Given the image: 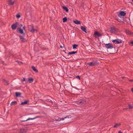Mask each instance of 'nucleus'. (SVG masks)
Segmentation results:
<instances>
[{
  "label": "nucleus",
  "mask_w": 133,
  "mask_h": 133,
  "mask_svg": "<svg viewBox=\"0 0 133 133\" xmlns=\"http://www.w3.org/2000/svg\"><path fill=\"white\" fill-rule=\"evenodd\" d=\"M102 35L99 33L97 31H96L95 32L93 36L96 38L97 37H100Z\"/></svg>",
  "instance_id": "obj_6"
},
{
  "label": "nucleus",
  "mask_w": 133,
  "mask_h": 133,
  "mask_svg": "<svg viewBox=\"0 0 133 133\" xmlns=\"http://www.w3.org/2000/svg\"><path fill=\"white\" fill-rule=\"evenodd\" d=\"M28 82L29 83H31L33 81V79L31 77L28 78Z\"/></svg>",
  "instance_id": "obj_18"
},
{
  "label": "nucleus",
  "mask_w": 133,
  "mask_h": 133,
  "mask_svg": "<svg viewBox=\"0 0 133 133\" xmlns=\"http://www.w3.org/2000/svg\"><path fill=\"white\" fill-rule=\"evenodd\" d=\"M60 48H63V46H61V45L60 46Z\"/></svg>",
  "instance_id": "obj_45"
},
{
  "label": "nucleus",
  "mask_w": 133,
  "mask_h": 133,
  "mask_svg": "<svg viewBox=\"0 0 133 133\" xmlns=\"http://www.w3.org/2000/svg\"><path fill=\"white\" fill-rule=\"evenodd\" d=\"M63 51L64 52H65V50H63Z\"/></svg>",
  "instance_id": "obj_48"
},
{
  "label": "nucleus",
  "mask_w": 133,
  "mask_h": 133,
  "mask_svg": "<svg viewBox=\"0 0 133 133\" xmlns=\"http://www.w3.org/2000/svg\"><path fill=\"white\" fill-rule=\"evenodd\" d=\"M130 35H133V32H131V34H130Z\"/></svg>",
  "instance_id": "obj_43"
},
{
  "label": "nucleus",
  "mask_w": 133,
  "mask_h": 133,
  "mask_svg": "<svg viewBox=\"0 0 133 133\" xmlns=\"http://www.w3.org/2000/svg\"><path fill=\"white\" fill-rule=\"evenodd\" d=\"M63 22H66L67 20V18L66 17H65L63 19Z\"/></svg>",
  "instance_id": "obj_28"
},
{
  "label": "nucleus",
  "mask_w": 133,
  "mask_h": 133,
  "mask_svg": "<svg viewBox=\"0 0 133 133\" xmlns=\"http://www.w3.org/2000/svg\"><path fill=\"white\" fill-rule=\"evenodd\" d=\"M16 16L17 18H19L20 17L21 15L19 14H18L16 15Z\"/></svg>",
  "instance_id": "obj_32"
},
{
  "label": "nucleus",
  "mask_w": 133,
  "mask_h": 133,
  "mask_svg": "<svg viewBox=\"0 0 133 133\" xmlns=\"http://www.w3.org/2000/svg\"><path fill=\"white\" fill-rule=\"evenodd\" d=\"M17 103V101H13L10 104L11 105H14Z\"/></svg>",
  "instance_id": "obj_22"
},
{
  "label": "nucleus",
  "mask_w": 133,
  "mask_h": 133,
  "mask_svg": "<svg viewBox=\"0 0 133 133\" xmlns=\"http://www.w3.org/2000/svg\"><path fill=\"white\" fill-rule=\"evenodd\" d=\"M30 125V124H28L26 123V124H24L23 125Z\"/></svg>",
  "instance_id": "obj_39"
},
{
  "label": "nucleus",
  "mask_w": 133,
  "mask_h": 133,
  "mask_svg": "<svg viewBox=\"0 0 133 133\" xmlns=\"http://www.w3.org/2000/svg\"><path fill=\"white\" fill-rule=\"evenodd\" d=\"M121 125V123L116 124L114 126V128H117L118 126H120Z\"/></svg>",
  "instance_id": "obj_26"
},
{
  "label": "nucleus",
  "mask_w": 133,
  "mask_h": 133,
  "mask_svg": "<svg viewBox=\"0 0 133 133\" xmlns=\"http://www.w3.org/2000/svg\"><path fill=\"white\" fill-rule=\"evenodd\" d=\"M110 30L111 33H114L117 32V29L115 27L110 28Z\"/></svg>",
  "instance_id": "obj_9"
},
{
  "label": "nucleus",
  "mask_w": 133,
  "mask_h": 133,
  "mask_svg": "<svg viewBox=\"0 0 133 133\" xmlns=\"http://www.w3.org/2000/svg\"><path fill=\"white\" fill-rule=\"evenodd\" d=\"M87 65H88L89 66H91V62H89L87 63Z\"/></svg>",
  "instance_id": "obj_31"
},
{
  "label": "nucleus",
  "mask_w": 133,
  "mask_h": 133,
  "mask_svg": "<svg viewBox=\"0 0 133 133\" xmlns=\"http://www.w3.org/2000/svg\"><path fill=\"white\" fill-rule=\"evenodd\" d=\"M76 78H77L79 79V80H80L81 79V77L79 76H76Z\"/></svg>",
  "instance_id": "obj_33"
},
{
  "label": "nucleus",
  "mask_w": 133,
  "mask_h": 133,
  "mask_svg": "<svg viewBox=\"0 0 133 133\" xmlns=\"http://www.w3.org/2000/svg\"><path fill=\"white\" fill-rule=\"evenodd\" d=\"M115 19L118 22H123L124 21H127L126 18H122L121 19L119 18L118 17H116L115 18Z\"/></svg>",
  "instance_id": "obj_5"
},
{
  "label": "nucleus",
  "mask_w": 133,
  "mask_h": 133,
  "mask_svg": "<svg viewBox=\"0 0 133 133\" xmlns=\"http://www.w3.org/2000/svg\"><path fill=\"white\" fill-rule=\"evenodd\" d=\"M23 26V25L22 24H21L19 26V27L21 28Z\"/></svg>",
  "instance_id": "obj_36"
},
{
  "label": "nucleus",
  "mask_w": 133,
  "mask_h": 133,
  "mask_svg": "<svg viewBox=\"0 0 133 133\" xmlns=\"http://www.w3.org/2000/svg\"><path fill=\"white\" fill-rule=\"evenodd\" d=\"M132 1H133V0H132Z\"/></svg>",
  "instance_id": "obj_50"
},
{
  "label": "nucleus",
  "mask_w": 133,
  "mask_h": 133,
  "mask_svg": "<svg viewBox=\"0 0 133 133\" xmlns=\"http://www.w3.org/2000/svg\"><path fill=\"white\" fill-rule=\"evenodd\" d=\"M81 29L85 33H87V32L86 30V28L84 26H81Z\"/></svg>",
  "instance_id": "obj_15"
},
{
  "label": "nucleus",
  "mask_w": 133,
  "mask_h": 133,
  "mask_svg": "<svg viewBox=\"0 0 133 133\" xmlns=\"http://www.w3.org/2000/svg\"><path fill=\"white\" fill-rule=\"evenodd\" d=\"M119 13L118 14V16L121 18H123L126 15V13L124 11H120L119 12Z\"/></svg>",
  "instance_id": "obj_4"
},
{
  "label": "nucleus",
  "mask_w": 133,
  "mask_h": 133,
  "mask_svg": "<svg viewBox=\"0 0 133 133\" xmlns=\"http://www.w3.org/2000/svg\"><path fill=\"white\" fill-rule=\"evenodd\" d=\"M133 81V80H129V81L130 82H132Z\"/></svg>",
  "instance_id": "obj_42"
},
{
  "label": "nucleus",
  "mask_w": 133,
  "mask_h": 133,
  "mask_svg": "<svg viewBox=\"0 0 133 133\" xmlns=\"http://www.w3.org/2000/svg\"><path fill=\"white\" fill-rule=\"evenodd\" d=\"M130 44H131L133 46V41H131L130 42Z\"/></svg>",
  "instance_id": "obj_38"
},
{
  "label": "nucleus",
  "mask_w": 133,
  "mask_h": 133,
  "mask_svg": "<svg viewBox=\"0 0 133 133\" xmlns=\"http://www.w3.org/2000/svg\"><path fill=\"white\" fill-rule=\"evenodd\" d=\"M128 109V108H126L125 109Z\"/></svg>",
  "instance_id": "obj_49"
},
{
  "label": "nucleus",
  "mask_w": 133,
  "mask_h": 133,
  "mask_svg": "<svg viewBox=\"0 0 133 133\" xmlns=\"http://www.w3.org/2000/svg\"><path fill=\"white\" fill-rule=\"evenodd\" d=\"M45 101L47 102H50L51 101V100L50 99H46Z\"/></svg>",
  "instance_id": "obj_35"
},
{
  "label": "nucleus",
  "mask_w": 133,
  "mask_h": 133,
  "mask_svg": "<svg viewBox=\"0 0 133 133\" xmlns=\"http://www.w3.org/2000/svg\"><path fill=\"white\" fill-rule=\"evenodd\" d=\"M14 2H12L11 0H10L9 1V4L11 5H12L14 4Z\"/></svg>",
  "instance_id": "obj_29"
},
{
  "label": "nucleus",
  "mask_w": 133,
  "mask_h": 133,
  "mask_svg": "<svg viewBox=\"0 0 133 133\" xmlns=\"http://www.w3.org/2000/svg\"><path fill=\"white\" fill-rule=\"evenodd\" d=\"M19 24V23L17 22H16L15 23L11 25V28L13 30H14L16 28L17 25Z\"/></svg>",
  "instance_id": "obj_7"
},
{
  "label": "nucleus",
  "mask_w": 133,
  "mask_h": 133,
  "mask_svg": "<svg viewBox=\"0 0 133 133\" xmlns=\"http://www.w3.org/2000/svg\"><path fill=\"white\" fill-rule=\"evenodd\" d=\"M25 78H23L22 80V81H25Z\"/></svg>",
  "instance_id": "obj_41"
},
{
  "label": "nucleus",
  "mask_w": 133,
  "mask_h": 133,
  "mask_svg": "<svg viewBox=\"0 0 133 133\" xmlns=\"http://www.w3.org/2000/svg\"><path fill=\"white\" fill-rule=\"evenodd\" d=\"M29 100H27L26 101H25L24 102H22L21 103V105H24V104H27L28 102H29Z\"/></svg>",
  "instance_id": "obj_17"
},
{
  "label": "nucleus",
  "mask_w": 133,
  "mask_h": 133,
  "mask_svg": "<svg viewBox=\"0 0 133 133\" xmlns=\"http://www.w3.org/2000/svg\"><path fill=\"white\" fill-rule=\"evenodd\" d=\"M105 47L108 49H109L111 54H114L116 53L115 47H114L111 43H109L105 45Z\"/></svg>",
  "instance_id": "obj_1"
},
{
  "label": "nucleus",
  "mask_w": 133,
  "mask_h": 133,
  "mask_svg": "<svg viewBox=\"0 0 133 133\" xmlns=\"http://www.w3.org/2000/svg\"><path fill=\"white\" fill-rule=\"evenodd\" d=\"M31 29V30H30V31L31 32H34L35 30V29L34 28V27L33 26L31 25H30Z\"/></svg>",
  "instance_id": "obj_21"
},
{
  "label": "nucleus",
  "mask_w": 133,
  "mask_h": 133,
  "mask_svg": "<svg viewBox=\"0 0 133 133\" xmlns=\"http://www.w3.org/2000/svg\"><path fill=\"white\" fill-rule=\"evenodd\" d=\"M31 68L36 73L38 72V71L36 69L35 67L34 66H31Z\"/></svg>",
  "instance_id": "obj_16"
},
{
  "label": "nucleus",
  "mask_w": 133,
  "mask_h": 133,
  "mask_svg": "<svg viewBox=\"0 0 133 133\" xmlns=\"http://www.w3.org/2000/svg\"><path fill=\"white\" fill-rule=\"evenodd\" d=\"M61 120V119L60 118H59L57 120V121H60Z\"/></svg>",
  "instance_id": "obj_37"
},
{
  "label": "nucleus",
  "mask_w": 133,
  "mask_h": 133,
  "mask_svg": "<svg viewBox=\"0 0 133 133\" xmlns=\"http://www.w3.org/2000/svg\"><path fill=\"white\" fill-rule=\"evenodd\" d=\"M131 90L132 91V92L133 93V88L131 89Z\"/></svg>",
  "instance_id": "obj_44"
},
{
  "label": "nucleus",
  "mask_w": 133,
  "mask_h": 133,
  "mask_svg": "<svg viewBox=\"0 0 133 133\" xmlns=\"http://www.w3.org/2000/svg\"><path fill=\"white\" fill-rule=\"evenodd\" d=\"M112 42L114 43L115 44H119L122 43V40L119 39L113 40Z\"/></svg>",
  "instance_id": "obj_8"
},
{
  "label": "nucleus",
  "mask_w": 133,
  "mask_h": 133,
  "mask_svg": "<svg viewBox=\"0 0 133 133\" xmlns=\"http://www.w3.org/2000/svg\"><path fill=\"white\" fill-rule=\"evenodd\" d=\"M40 117V116H36V117H33V118H28V119H27L26 120H21V122H25V121H26L28 120H33V119H35L37 118H38V117Z\"/></svg>",
  "instance_id": "obj_11"
},
{
  "label": "nucleus",
  "mask_w": 133,
  "mask_h": 133,
  "mask_svg": "<svg viewBox=\"0 0 133 133\" xmlns=\"http://www.w3.org/2000/svg\"><path fill=\"white\" fill-rule=\"evenodd\" d=\"M15 96L16 97L19 96L21 95V93L19 92H16L15 93Z\"/></svg>",
  "instance_id": "obj_19"
},
{
  "label": "nucleus",
  "mask_w": 133,
  "mask_h": 133,
  "mask_svg": "<svg viewBox=\"0 0 133 133\" xmlns=\"http://www.w3.org/2000/svg\"><path fill=\"white\" fill-rule=\"evenodd\" d=\"M131 4H132L133 5V2H131Z\"/></svg>",
  "instance_id": "obj_47"
},
{
  "label": "nucleus",
  "mask_w": 133,
  "mask_h": 133,
  "mask_svg": "<svg viewBox=\"0 0 133 133\" xmlns=\"http://www.w3.org/2000/svg\"><path fill=\"white\" fill-rule=\"evenodd\" d=\"M71 115H70L69 116H67L66 117H65L64 118H61V120H63L64 119L67 118H71Z\"/></svg>",
  "instance_id": "obj_24"
},
{
  "label": "nucleus",
  "mask_w": 133,
  "mask_h": 133,
  "mask_svg": "<svg viewBox=\"0 0 133 133\" xmlns=\"http://www.w3.org/2000/svg\"><path fill=\"white\" fill-rule=\"evenodd\" d=\"M62 8L66 12H68V11H69L68 9V8L67 7H66V6H63L62 7Z\"/></svg>",
  "instance_id": "obj_20"
},
{
  "label": "nucleus",
  "mask_w": 133,
  "mask_h": 133,
  "mask_svg": "<svg viewBox=\"0 0 133 133\" xmlns=\"http://www.w3.org/2000/svg\"><path fill=\"white\" fill-rule=\"evenodd\" d=\"M27 129H26L21 128L20 129L19 133H26Z\"/></svg>",
  "instance_id": "obj_10"
},
{
  "label": "nucleus",
  "mask_w": 133,
  "mask_h": 133,
  "mask_svg": "<svg viewBox=\"0 0 133 133\" xmlns=\"http://www.w3.org/2000/svg\"><path fill=\"white\" fill-rule=\"evenodd\" d=\"M24 36L23 35L22 36H19V37H20V39H21V42H22L24 43L26 42V40L23 37Z\"/></svg>",
  "instance_id": "obj_12"
},
{
  "label": "nucleus",
  "mask_w": 133,
  "mask_h": 133,
  "mask_svg": "<svg viewBox=\"0 0 133 133\" xmlns=\"http://www.w3.org/2000/svg\"><path fill=\"white\" fill-rule=\"evenodd\" d=\"M73 48L75 49L78 46V45L76 44H74L73 45Z\"/></svg>",
  "instance_id": "obj_27"
},
{
  "label": "nucleus",
  "mask_w": 133,
  "mask_h": 133,
  "mask_svg": "<svg viewBox=\"0 0 133 133\" xmlns=\"http://www.w3.org/2000/svg\"><path fill=\"white\" fill-rule=\"evenodd\" d=\"M77 51H73L72 52H69L68 54L69 55H72V54H75L76 53H77Z\"/></svg>",
  "instance_id": "obj_23"
},
{
  "label": "nucleus",
  "mask_w": 133,
  "mask_h": 133,
  "mask_svg": "<svg viewBox=\"0 0 133 133\" xmlns=\"http://www.w3.org/2000/svg\"><path fill=\"white\" fill-rule=\"evenodd\" d=\"M118 133H122L121 130H119L118 131Z\"/></svg>",
  "instance_id": "obj_40"
},
{
  "label": "nucleus",
  "mask_w": 133,
  "mask_h": 133,
  "mask_svg": "<svg viewBox=\"0 0 133 133\" xmlns=\"http://www.w3.org/2000/svg\"><path fill=\"white\" fill-rule=\"evenodd\" d=\"M122 78H125L124 77H122Z\"/></svg>",
  "instance_id": "obj_46"
},
{
  "label": "nucleus",
  "mask_w": 133,
  "mask_h": 133,
  "mask_svg": "<svg viewBox=\"0 0 133 133\" xmlns=\"http://www.w3.org/2000/svg\"><path fill=\"white\" fill-rule=\"evenodd\" d=\"M4 82H5V84L6 85H8L9 84L8 83V82L6 81H5Z\"/></svg>",
  "instance_id": "obj_34"
},
{
  "label": "nucleus",
  "mask_w": 133,
  "mask_h": 133,
  "mask_svg": "<svg viewBox=\"0 0 133 133\" xmlns=\"http://www.w3.org/2000/svg\"><path fill=\"white\" fill-rule=\"evenodd\" d=\"M85 100L83 99H79L76 102V103L80 106L83 105L86 103Z\"/></svg>",
  "instance_id": "obj_2"
},
{
  "label": "nucleus",
  "mask_w": 133,
  "mask_h": 133,
  "mask_svg": "<svg viewBox=\"0 0 133 133\" xmlns=\"http://www.w3.org/2000/svg\"><path fill=\"white\" fill-rule=\"evenodd\" d=\"M99 64V62L96 60L93 61L92 62V66H93L97 65Z\"/></svg>",
  "instance_id": "obj_13"
},
{
  "label": "nucleus",
  "mask_w": 133,
  "mask_h": 133,
  "mask_svg": "<svg viewBox=\"0 0 133 133\" xmlns=\"http://www.w3.org/2000/svg\"><path fill=\"white\" fill-rule=\"evenodd\" d=\"M129 109H132L133 108V103L132 104H129L128 105Z\"/></svg>",
  "instance_id": "obj_25"
},
{
  "label": "nucleus",
  "mask_w": 133,
  "mask_h": 133,
  "mask_svg": "<svg viewBox=\"0 0 133 133\" xmlns=\"http://www.w3.org/2000/svg\"><path fill=\"white\" fill-rule=\"evenodd\" d=\"M25 26L24 25L23 26L22 29H21L20 28H17V29L18 30L19 32L21 34H23V36H25V34L24 33L23 30H25Z\"/></svg>",
  "instance_id": "obj_3"
},
{
  "label": "nucleus",
  "mask_w": 133,
  "mask_h": 133,
  "mask_svg": "<svg viewBox=\"0 0 133 133\" xmlns=\"http://www.w3.org/2000/svg\"><path fill=\"white\" fill-rule=\"evenodd\" d=\"M73 22L74 23L77 24H81L80 21L77 20L73 21Z\"/></svg>",
  "instance_id": "obj_14"
},
{
  "label": "nucleus",
  "mask_w": 133,
  "mask_h": 133,
  "mask_svg": "<svg viewBox=\"0 0 133 133\" xmlns=\"http://www.w3.org/2000/svg\"><path fill=\"white\" fill-rule=\"evenodd\" d=\"M126 32L128 34H129L130 35L131 32L130 31H129L128 30H127L126 31Z\"/></svg>",
  "instance_id": "obj_30"
}]
</instances>
